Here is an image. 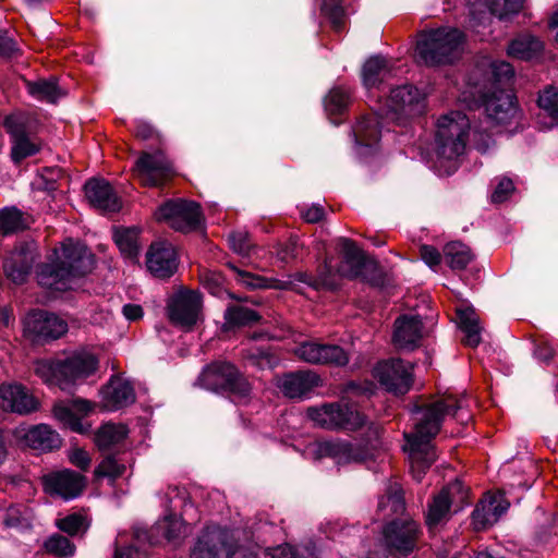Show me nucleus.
Segmentation results:
<instances>
[{"instance_id":"obj_57","label":"nucleus","mask_w":558,"mask_h":558,"mask_svg":"<svg viewBox=\"0 0 558 558\" xmlns=\"http://www.w3.org/2000/svg\"><path fill=\"white\" fill-rule=\"evenodd\" d=\"M303 244L300 242L298 236H291L287 244L278 251V256L283 262H289L290 259L296 258L299 256V252L302 248Z\"/></svg>"},{"instance_id":"obj_51","label":"nucleus","mask_w":558,"mask_h":558,"mask_svg":"<svg viewBox=\"0 0 558 558\" xmlns=\"http://www.w3.org/2000/svg\"><path fill=\"white\" fill-rule=\"evenodd\" d=\"M7 527L24 530L31 527V513L22 506L10 507L3 518Z\"/></svg>"},{"instance_id":"obj_47","label":"nucleus","mask_w":558,"mask_h":558,"mask_svg":"<svg viewBox=\"0 0 558 558\" xmlns=\"http://www.w3.org/2000/svg\"><path fill=\"white\" fill-rule=\"evenodd\" d=\"M320 11L326 16L331 27L336 32H341L344 27V11L340 4V0H319Z\"/></svg>"},{"instance_id":"obj_30","label":"nucleus","mask_w":558,"mask_h":558,"mask_svg":"<svg viewBox=\"0 0 558 558\" xmlns=\"http://www.w3.org/2000/svg\"><path fill=\"white\" fill-rule=\"evenodd\" d=\"M0 401L3 409L19 414H28L38 409V401L20 384L0 386Z\"/></svg>"},{"instance_id":"obj_44","label":"nucleus","mask_w":558,"mask_h":558,"mask_svg":"<svg viewBox=\"0 0 558 558\" xmlns=\"http://www.w3.org/2000/svg\"><path fill=\"white\" fill-rule=\"evenodd\" d=\"M258 314L245 306L235 305L229 307L225 313V327L226 329L250 325L257 322Z\"/></svg>"},{"instance_id":"obj_52","label":"nucleus","mask_w":558,"mask_h":558,"mask_svg":"<svg viewBox=\"0 0 558 558\" xmlns=\"http://www.w3.org/2000/svg\"><path fill=\"white\" fill-rule=\"evenodd\" d=\"M44 547L49 554L61 557H70L75 551V546L64 536L53 534L44 543Z\"/></svg>"},{"instance_id":"obj_25","label":"nucleus","mask_w":558,"mask_h":558,"mask_svg":"<svg viewBox=\"0 0 558 558\" xmlns=\"http://www.w3.org/2000/svg\"><path fill=\"white\" fill-rule=\"evenodd\" d=\"M510 504L502 493H489L478 502L472 513L476 530H485L495 524L506 513Z\"/></svg>"},{"instance_id":"obj_42","label":"nucleus","mask_w":558,"mask_h":558,"mask_svg":"<svg viewBox=\"0 0 558 558\" xmlns=\"http://www.w3.org/2000/svg\"><path fill=\"white\" fill-rule=\"evenodd\" d=\"M26 86L28 93L39 100L56 102L62 96V90L59 88L56 77L35 82L27 81Z\"/></svg>"},{"instance_id":"obj_29","label":"nucleus","mask_w":558,"mask_h":558,"mask_svg":"<svg viewBox=\"0 0 558 558\" xmlns=\"http://www.w3.org/2000/svg\"><path fill=\"white\" fill-rule=\"evenodd\" d=\"M100 395L101 404L107 411H117L135 401L134 387L122 376H112Z\"/></svg>"},{"instance_id":"obj_32","label":"nucleus","mask_w":558,"mask_h":558,"mask_svg":"<svg viewBox=\"0 0 558 558\" xmlns=\"http://www.w3.org/2000/svg\"><path fill=\"white\" fill-rule=\"evenodd\" d=\"M183 527L181 519L170 513L166 514L162 520L158 521L150 531L138 527L134 531V535L138 542L157 544L160 535L168 541L177 538L181 534Z\"/></svg>"},{"instance_id":"obj_43","label":"nucleus","mask_w":558,"mask_h":558,"mask_svg":"<svg viewBox=\"0 0 558 558\" xmlns=\"http://www.w3.org/2000/svg\"><path fill=\"white\" fill-rule=\"evenodd\" d=\"M447 264L453 270L464 269L473 259L471 250L461 242L448 243L444 248Z\"/></svg>"},{"instance_id":"obj_3","label":"nucleus","mask_w":558,"mask_h":558,"mask_svg":"<svg viewBox=\"0 0 558 558\" xmlns=\"http://www.w3.org/2000/svg\"><path fill=\"white\" fill-rule=\"evenodd\" d=\"M470 130L469 118L460 111L441 116L436 125V170L439 175H450L457 160L464 153Z\"/></svg>"},{"instance_id":"obj_63","label":"nucleus","mask_w":558,"mask_h":558,"mask_svg":"<svg viewBox=\"0 0 558 558\" xmlns=\"http://www.w3.org/2000/svg\"><path fill=\"white\" fill-rule=\"evenodd\" d=\"M474 142L476 149L481 153H487L489 147L494 144L490 135L486 134L484 136V134L478 130L474 131Z\"/></svg>"},{"instance_id":"obj_5","label":"nucleus","mask_w":558,"mask_h":558,"mask_svg":"<svg viewBox=\"0 0 558 558\" xmlns=\"http://www.w3.org/2000/svg\"><path fill=\"white\" fill-rule=\"evenodd\" d=\"M465 36L454 27H440L420 35L415 57L428 66L446 65L457 61L463 50Z\"/></svg>"},{"instance_id":"obj_8","label":"nucleus","mask_w":558,"mask_h":558,"mask_svg":"<svg viewBox=\"0 0 558 558\" xmlns=\"http://www.w3.org/2000/svg\"><path fill=\"white\" fill-rule=\"evenodd\" d=\"M198 384L216 392L230 391L239 398H246L251 393L248 381L228 362H215L206 366L198 377Z\"/></svg>"},{"instance_id":"obj_15","label":"nucleus","mask_w":558,"mask_h":558,"mask_svg":"<svg viewBox=\"0 0 558 558\" xmlns=\"http://www.w3.org/2000/svg\"><path fill=\"white\" fill-rule=\"evenodd\" d=\"M24 330L35 341L54 340L68 331V324L56 314L36 310L26 316Z\"/></svg>"},{"instance_id":"obj_23","label":"nucleus","mask_w":558,"mask_h":558,"mask_svg":"<svg viewBox=\"0 0 558 558\" xmlns=\"http://www.w3.org/2000/svg\"><path fill=\"white\" fill-rule=\"evenodd\" d=\"M146 265L150 274L157 278L171 277L178 268L173 245L166 241L153 243L146 254Z\"/></svg>"},{"instance_id":"obj_14","label":"nucleus","mask_w":558,"mask_h":558,"mask_svg":"<svg viewBox=\"0 0 558 558\" xmlns=\"http://www.w3.org/2000/svg\"><path fill=\"white\" fill-rule=\"evenodd\" d=\"M201 310V294L195 291H180L168 303V316L171 323L186 330L197 323Z\"/></svg>"},{"instance_id":"obj_1","label":"nucleus","mask_w":558,"mask_h":558,"mask_svg":"<svg viewBox=\"0 0 558 558\" xmlns=\"http://www.w3.org/2000/svg\"><path fill=\"white\" fill-rule=\"evenodd\" d=\"M462 401L449 396L418 409L414 414V430L405 434L413 477L420 482L436 460L432 439L438 434L442 421L462 410Z\"/></svg>"},{"instance_id":"obj_31","label":"nucleus","mask_w":558,"mask_h":558,"mask_svg":"<svg viewBox=\"0 0 558 558\" xmlns=\"http://www.w3.org/2000/svg\"><path fill=\"white\" fill-rule=\"evenodd\" d=\"M85 194L90 205L104 213H116L121 208L120 198L106 180L92 179L87 181Z\"/></svg>"},{"instance_id":"obj_39","label":"nucleus","mask_w":558,"mask_h":558,"mask_svg":"<svg viewBox=\"0 0 558 558\" xmlns=\"http://www.w3.org/2000/svg\"><path fill=\"white\" fill-rule=\"evenodd\" d=\"M140 229L136 227L117 228L113 232V239L121 254L130 259L137 258L141 250Z\"/></svg>"},{"instance_id":"obj_24","label":"nucleus","mask_w":558,"mask_h":558,"mask_svg":"<svg viewBox=\"0 0 558 558\" xmlns=\"http://www.w3.org/2000/svg\"><path fill=\"white\" fill-rule=\"evenodd\" d=\"M15 436L21 445L43 452L59 449L62 445L60 435L47 424L19 428Z\"/></svg>"},{"instance_id":"obj_62","label":"nucleus","mask_w":558,"mask_h":558,"mask_svg":"<svg viewBox=\"0 0 558 558\" xmlns=\"http://www.w3.org/2000/svg\"><path fill=\"white\" fill-rule=\"evenodd\" d=\"M324 208L319 205H312L306 210L302 211V217L305 221L315 223L323 219Z\"/></svg>"},{"instance_id":"obj_27","label":"nucleus","mask_w":558,"mask_h":558,"mask_svg":"<svg viewBox=\"0 0 558 558\" xmlns=\"http://www.w3.org/2000/svg\"><path fill=\"white\" fill-rule=\"evenodd\" d=\"M276 385L286 397L301 399L320 385V377L313 371H300L278 377Z\"/></svg>"},{"instance_id":"obj_6","label":"nucleus","mask_w":558,"mask_h":558,"mask_svg":"<svg viewBox=\"0 0 558 558\" xmlns=\"http://www.w3.org/2000/svg\"><path fill=\"white\" fill-rule=\"evenodd\" d=\"M192 558H257V554L239 545L233 531L207 526L192 551Z\"/></svg>"},{"instance_id":"obj_20","label":"nucleus","mask_w":558,"mask_h":558,"mask_svg":"<svg viewBox=\"0 0 558 558\" xmlns=\"http://www.w3.org/2000/svg\"><path fill=\"white\" fill-rule=\"evenodd\" d=\"M134 172L142 184L159 186L171 177L173 169L163 153L158 150L154 154L144 153L137 159Z\"/></svg>"},{"instance_id":"obj_35","label":"nucleus","mask_w":558,"mask_h":558,"mask_svg":"<svg viewBox=\"0 0 558 558\" xmlns=\"http://www.w3.org/2000/svg\"><path fill=\"white\" fill-rule=\"evenodd\" d=\"M543 50L544 44L539 38L531 34H522L511 40L507 53L515 59L531 61L539 58Z\"/></svg>"},{"instance_id":"obj_49","label":"nucleus","mask_w":558,"mask_h":558,"mask_svg":"<svg viewBox=\"0 0 558 558\" xmlns=\"http://www.w3.org/2000/svg\"><path fill=\"white\" fill-rule=\"evenodd\" d=\"M349 90L343 87H333L325 98V109L329 114L342 113L348 107Z\"/></svg>"},{"instance_id":"obj_38","label":"nucleus","mask_w":558,"mask_h":558,"mask_svg":"<svg viewBox=\"0 0 558 558\" xmlns=\"http://www.w3.org/2000/svg\"><path fill=\"white\" fill-rule=\"evenodd\" d=\"M459 327L464 332V343L469 347H476L481 342V326L478 317L472 307L457 310Z\"/></svg>"},{"instance_id":"obj_28","label":"nucleus","mask_w":558,"mask_h":558,"mask_svg":"<svg viewBox=\"0 0 558 558\" xmlns=\"http://www.w3.org/2000/svg\"><path fill=\"white\" fill-rule=\"evenodd\" d=\"M424 336L422 319L414 315H402L395 322L392 341L400 350L412 351L417 348Z\"/></svg>"},{"instance_id":"obj_7","label":"nucleus","mask_w":558,"mask_h":558,"mask_svg":"<svg viewBox=\"0 0 558 558\" xmlns=\"http://www.w3.org/2000/svg\"><path fill=\"white\" fill-rule=\"evenodd\" d=\"M339 244L341 262L333 266L331 260H326L315 284L333 290L338 287L339 278H355L361 275L365 263L363 252L349 239H341Z\"/></svg>"},{"instance_id":"obj_54","label":"nucleus","mask_w":558,"mask_h":558,"mask_svg":"<svg viewBox=\"0 0 558 558\" xmlns=\"http://www.w3.org/2000/svg\"><path fill=\"white\" fill-rule=\"evenodd\" d=\"M56 524L61 531L70 535L84 533L88 527L86 518L78 513L69 514L65 518L58 520Z\"/></svg>"},{"instance_id":"obj_58","label":"nucleus","mask_w":558,"mask_h":558,"mask_svg":"<svg viewBox=\"0 0 558 558\" xmlns=\"http://www.w3.org/2000/svg\"><path fill=\"white\" fill-rule=\"evenodd\" d=\"M69 461L75 465L76 468L81 469L82 471H86L92 462L90 456L87 451H85L82 448H72L68 452Z\"/></svg>"},{"instance_id":"obj_55","label":"nucleus","mask_w":558,"mask_h":558,"mask_svg":"<svg viewBox=\"0 0 558 558\" xmlns=\"http://www.w3.org/2000/svg\"><path fill=\"white\" fill-rule=\"evenodd\" d=\"M231 248L239 255L251 256L255 251V245L246 231H236L229 235Z\"/></svg>"},{"instance_id":"obj_22","label":"nucleus","mask_w":558,"mask_h":558,"mask_svg":"<svg viewBox=\"0 0 558 558\" xmlns=\"http://www.w3.org/2000/svg\"><path fill=\"white\" fill-rule=\"evenodd\" d=\"M93 409L94 404L90 401L77 398L73 399L70 403H56L52 413L56 420L65 427L75 433L85 434L89 425L84 424L82 420L90 413Z\"/></svg>"},{"instance_id":"obj_4","label":"nucleus","mask_w":558,"mask_h":558,"mask_svg":"<svg viewBox=\"0 0 558 558\" xmlns=\"http://www.w3.org/2000/svg\"><path fill=\"white\" fill-rule=\"evenodd\" d=\"M98 359L90 352H75L64 360H38L34 372L49 386H58L63 391H70L96 373Z\"/></svg>"},{"instance_id":"obj_34","label":"nucleus","mask_w":558,"mask_h":558,"mask_svg":"<svg viewBox=\"0 0 558 558\" xmlns=\"http://www.w3.org/2000/svg\"><path fill=\"white\" fill-rule=\"evenodd\" d=\"M461 488V484L456 482L444 488L428 506L426 514V524L429 529L437 526L448 519L450 506L452 504V494Z\"/></svg>"},{"instance_id":"obj_10","label":"nucleus","mask_w":558,"mask_h":558,"mask_svg":"<svg viewBox=\"0 0 558 558\" xmlns=\"http://www.w3.org/2000/svg\"><path fill=\"white\" fill-rule=\"evenodd\" d=\"M11 140V158L14 163L34 156L43 148V142L33 133L31 118L25 113H12L3 121Z\"/></svg>"},{"instance_id":"obj_18","label":"nucleus","mask_w":558,"mask_h":558,"mask_svg":"<svg viewBox=\"0 0 558 558\" xmlns=\"http://www.w3.org/2000/svg\"><path fill=\"white\" fill-rule=\"evenodd\" d=\"M293 353L310 364L343 366L349 361L347 352L341 347L317 341H304L293 349Z\"/></svg>"},{"instance_id":"obj_64","label":"nucleus","mask_w":558,"mask_h":558,"mask_svg":"<svg viewBox=\"0 0 558 558\" xmlns=\"http://www.w3.org/2000/svg\"><path fill=\"white\" fill-rule=\"evenodd\" d=\"M114 558H147L146 554L133 546L123 549H117Z\"/></svg>"},{"instance_id":"obj_12","label":"nucleus","mask_w":558,"mask_h":558,"mask_svg":"<svg viewBox=\"0 0 558 558\" xmlns=\"http://www.w3.org/2000/svg\"><path fill=\"white\" fill-rule=\"evenodd\" d=\"M386 105V119L398 120L399 116L415 117L424 112L425 96L415 86L402 85L391 89Z\"/></svg>"},{"instance_id":"obj_45","label":"nucleus","mask_w":558,"mask_h":558,"mask_svg":"<svg viewBox=\"0 0 558 558\" xmlns=\"http://www.w3.org/2000/svg\"><path fill=\"white\" fill-rule=\"evenodd\" d=\"M28 222L21 210L12 207L0 210V230L3 234H12L27 228Z\"/></svg>"},{"instance_id":"obj_36","label":"nucleus","mask_w":558,"mask_h":558,"mask_svg":"<svg viewBox=\"0 0 558 558\" xmlns=\"http://www.w3.org/2000/svg\"><path fill=\"white\" fill-rule=\"evenodd\" d=\"M230 269L234 272V279L238 283L248 289H288L290 281L279 280L275 278H266L247 270L240 269L233 264H229Z\"/></svg>"},{"instance_id":"obj_13","label":"nucleus","mask_w":558,"mask_h":558,"mask_svg":"<svg viewBox=\"0 0 558 558\" xmlns=\"http://www.w3.org/2000/svg\"><path fill=\"white\" fill-rule=\"evenodd\" d=\"M418 524L413 520H393L384 530V543L390 558L405 556L416 546Z\"/></svg>"},{"instance_id":"obj_48","label":"nucleus","mask_w":558,"mask_h":558,"mask_svg":"<svg viewBox=\"0 0 558 558\" xmlns=\"http://www.w3.org/2000/svg\"><path fill=\"white\" fill-rule=\"evenodd\" d=\"M487 7L489 13L499 19H505L511 14L518 13L524 0H482Z\"/></svg>"},{"instance_id":"obj_16","label":"nucleus","mask_w":558,"mask_h":558,"mask_svg":"<svg viewBox=\"0 0 558 558\" xmlns=\"http://www.w3.org/2000/svg\"><path fill=\"white\" fill-rule=\"evenodd\" d=\"M314 452L317 458H331L338 465L365 462L372 457L365 446L344 440L319 441Z\"/></svg>"},{"instance_id":"obj_21","label":"nucleus","mask_w":558,"mask_h":558,"mask_svg":"<svg viewBox=\"0 0 558 558\" xmlns=\"http://www.w3.org/2000/svg\"><path fill=\"white\" fill-rule=\"evenodd\" d=\"M487 123L494 126H510L519 123L520 113L510 92L498 90L484 100Z\"/></svg>"},{"instance_id":"obj_17","label":"nucleus","mask_w":558,"mask_h":558,"mask_svg":"<svg viewBox=\"0 0 558 558\" xmlns=\"http://www.w3.org/2000/svg\"><path fill=\"white\" fill-rule=\"evenodd\" d=\"M412 366L402 360L391 359L383 361L374 368V377L386 390L403 395L408 392L412 383Z\"/></svg>"},{"instance_id":"obj_53","label":"nucleus","mask_w":558,"mask_h":558,"mask_svg":"<svg viewBox=\"0 0 558 558\" xmlns=\"http://www.w3.org/2000/svg\"><path fill=\"white\" fill-rule=\"evenodd\" d=\"M125 472V465L120 463L114 457H106L95 470L97 477H108L112 481L120 477Z\"/></svg>"},{"instance_id":"obj_41","label":"nucleus","mask_w":558,"mask_h":558,"mask_svg":"<svg viewBox=\"0 0 558 558\" xmlns=\"http://www.w3.org/2000/svg\"><path fill=\"white\" fill-rule=\"evenodd\" d=\"M404 510V499L401 488L398 484L390 485L379 498L378 511L383 513L384 518L400 514Z\"/></svg>"},{"instance_id":"obj_60","label":"nucleus","mask_w":558,"mask_h":558,"mask_svg":"<svg viewBox=\"0 0 558 558\" xmlns=\"http://www.w3.org/2000/svg\"><path fill=\"white\" fill-rule=\"evenodd\" d=\"M514 186L510 179L504 178L499 181L497 187L495 189L492 201L494 203H502L505 202L509 195L513 192Z\"/></svg>"},{"instance_id":"obj_9","label":"nucleus","mask_w":558,"mask_h":558,"mask_svg":"<svg viewBox=\"0 0 558 558\" xmlns=\"http://www.w3.org/2000/svg\"><path fill=\"white\" fill-rule=\"evenodd\" d=\"M307 417L317 426L325 429H357L365 424V416L354 407L343 402L324 403L311 407Z\"/></svg>"},{"instance_id":"obj_2","label":"nucleus","mask_w":558,"mask_h":558,"mask_svg":"<svg viewBox=\"0 0 558 558\" xmlns=\"http://www.w3.org/2000/svg\"><path fill=\"white\" fill-rule=\"evenodd\" d=\"M54 259L39 267L37 279L40 286L65 291L72 288V280L83 277L94 268V256L80 241L64 240L59 248L53 251Z\"/></svg>"},{"instance_id":"obj_59","label":"nucleus","mask_w":558,"mask_h":558,"mask_svg":"<svg viewBox=\"0 0 558 558\" xmlns=\"http://www.w3.org/2000/svg\"><path fill=\"white\" fill-rule=\"evenodd\" d=\"M420 255L422 260L432 269H435L441 262V254L432 245H421Z\"/></svg>"},{"instance_id":"obj_19","label":"nucleus","mask_w":558,"mask_h":558,"mask_svg":"<svg viewBox=\"0 0 558 558\" xmlns=\"http://www.w3.org/2000/svg\"><path fill=\"white\" fill-rule=\"evenodd\" d=\"M45 492L63 500L77 498L86 485L85 477L72 470L50 472L43 476Z\"/></svg>"},{"instance_id":"obj_61","label":"nucleus","mask_w":558,"mask_h":558,"mask_svg":"<svg viewBox=\"0 0 558 558\" xmlns=\"http://www.w3.org/2000/svg\"><path fill=\"white\" fill-rule=\"evenodd\" d=\"M17 50L16 43L8 36L7 33L0 31V54L11 57Z\"/></svg>"},{"instance_id":"obj_33","label":"nucleus","mask_w":558,"mask_h":558,"mask_svg":"<svg viewBox=\"0 0 558 558\" xmlns=\"http://www.w3.org/2000/svg\"><path fill=\"white\" fill-rule=\"evenodd\" d=\"M383 116L374 113L367 117H363L356 125L353 128V134L355 137L356 148L359 155H363V148L374 147L380 136L383 128Z\"/></svg>"},{"instance_id":"obj_37","label":"nucleus","mask_w":558,"mask_h":558,"mask_svg":"<svg viewBox=\"0 0 558 558\" xmlns=\"http://www.w3.org/2000/svg\"><path fill=\"white\" fill-rule=\"evenodd\" d=\"M391 69L388 60L383 57L369 58L363 66L362 78L366 88H374L390 76Z\"/></svg>"},{"instance_id":"obj_26","label":"nucleus","mask_w":558,"mask_h":558,"mask_svg":"<svg viewBox=\"0 0 558 558\" xmlns=\"http://www.w3.org/2000/svg\"><path fill=\"white\" fill-rule=\"evenodd\" d=\"M36 254L33 243H23L17 246L5 258L3 269L7 277L14 283L21 284L25 282L28 277Z\"/></svg>"},{"instance_id":"obj_11","label":"nucleus","mask_w":558,"mask_h":558,"mask_svg":"<svg viewBox=\"0 0 558 558\" xmlns=\"http://www.w3.org/2000/svg\"><path fill=\"white\" fill-rule=\"evenodd\" d=\"M155 217L158 221H166L172 229L181 232L195 230L202 222L198 204L184 199L165 203L156 210Z\"/></svg>"},{"instance_id":"obj_50","label":"nucleus","mask_w":558,"mask_h":558,"mask_svg":"<svg viewBox=\"0 0 558 558\" xmlns=\"http://www.w3.org/2000/svg\"><path fill=\"white\" fill-rule=\"evenodd\" d=\"M245 357L259 369L274 368L278 364V357L267 348H252L247 351Z\"/></svg>"},{"instance_id":"obj_40","label":"nucleus","mask_w":558,"mask_h":558,"mask_svg":"<svg viewBox=\"0 0 558 558\" xmlns=\"http://www.w3.org/2000/svg\"><path fill=\"white\" fill-rule=\"evenodd\" d=\"M128 432L123 424L107 423L97 430L95 442L100 450L110 449L123 441Z\"/></svg>"},{"instance_id":"obj_56","label":"nucleus","mask_w":558,"mask_h":558,"mask_svg":"<svg viewBox=\"0 0 558 558\" xmlns=\"http://www.w3.org/2000/svg\"><path fill=\"white\" fill-rule=\"evenodd\" d=\"M492 74L496 82H506L514 75L513 68L506 61H495L490 63Z\"/></svg>"},{"instance_id":"obj_46","label":"nucleus","mask_w":558,"mask_h":558,"mask_svg":"<svg viewBox=\"0 0 558 558\" xmlns=\"http://www.w3.org/2000/svg\"><path fill=\"white\" fill-rule=\"evenodd\" d=\"M538 107L553 120L544 124V129H550L554 121L558 120V88L547 87L538 96Z\"/></svg>"}]
</instances>
